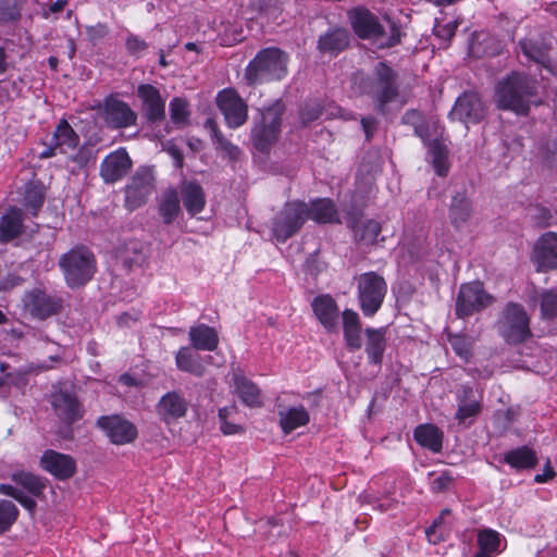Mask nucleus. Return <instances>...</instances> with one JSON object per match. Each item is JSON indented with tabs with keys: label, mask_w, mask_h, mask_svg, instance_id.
Here are the masks:
<instances>
[{
	"label": "nucleus",
	"mask_w": 557,
	"mask_h": 557,
	"mask_svg": "<svg viewBox=\"0 0 557 557\" xmlns=\"http://www.w3.org/2000/svg\"><path fill=\"white\" fill-rule=\"evenodd\" d=\"M288 53L281 48H262L245 67L246 84L255 87L284 79L288 74Z\"/></svg>",
	"instance_id": "f03ea898"
},
{
	"label": "nucleus",
	"mask_w": 557,
	"mask_h": 557,
	"mask_svg": "<svg viewBox=\"0 0 557 557\" xmlns=\"http://www.w3.org/2000/svg\"><path fill=\"white\" fill-rule=\"evenodd\" d=\"M220 430L224 435H235L245 432V429L236 423H232L228 420L220 423Z\"/></svg>",
	"instance_id": "69168bd1"
},
{
	"label": "nucleus",
	"mask_w": 557,
	"mask_h": 557,
	"mask_svg": "<svg viewBox=\"0 0 557 557\" xmlns=\"http://www.w3.org/2000/svg\"><path fill=\"white\" fill-rule=\"evenodd\" d=\"M498 335L510 346L521 345L532 338L531 319L525 308L508 301L495 323Z\"/></svg>",
	"instance_id": "423d86ee"
},
{
	"label": "nucleus",
	"mask_w": 557,
	"mask_h": 557,
	"mask_svg": "<svg viewBox=\"0 0 557 557\" xmlns=\"http://www.w3.org/2000/svg\"><path fill=\"white\" fill-rule=\"evenodd\" d=\"M351 30L358 39L377 41L385 36V27L377 15L364 5H357L347 11Z\"/></svg>",
	"instance_id": "9d476101"
},
{
	"label": "nucleus",
	"mask_w": 557,
	"mask_h": 557,
	"mask_svg": "<svg viewBox=\"0 0 557 557\" xmlns=\"http://www.w3.org/2000/svg\"><path fill=\"white\" fill-rule=\"evenodd\" d=\"M503 460L510 468L518 471L533 469L539 463V458L535 450L527 445L506 451L504 454Z\"/></svg>",
	"instance_id": "f704fd0d"
},
{
	"label": "nucleus",
	"mask_w": 557,
	"mask_h": 557,
	"mask_svg": "<svg viewBox=\"0 0 557 557\" xmlns=\"http://www.w3.org/2000/svg\"><path fill=\"white\" fill-rule=\"evenodd\" d=\"M307 222V202L286 201L272 220L271 232L277 243L284 244L296 235Z\"/></svg>",
	"instance_id": "0eeeda50"
},
{
	"label": "nucleus",
	"mask_w": 557,
	"mask_h": 557,
	"mask_svg": "<svg viewBox=\"0 0 557 557\" xmlns=\"http://www.w3.org/2000/svg\"><path fill=\"white\" fill-rule=\"evenodd\" d=\"M357 289L362 314L372 318L381 309L387 294L385 278L374 271L362 273Z\"/></svg>",
	"instance_id": "6e6552de"
},
{
	"label": "nucleus",
	"mask_w": 557,
	"mask_h": 557,
	"mask_svg": "<svg viewBox=\"0 0 557 557\" xmlns=\"http://www.w3.org/2000/svg\"><path fill=\"white\" fill-rule=\"evenodd\" d=\"M0 494L12 497L30 515H34L37 508L36 497L26 495L22 490L11 484H0Z\"/></svg>",
	"instance_id": "de8ad7c7"
},
{
	"label": "nucleus",
	"mask_w": 557,
	"mask_h": 557,
	"mask_svg": "<svg viewBox=\"0 0 557 557\" xmlns=\"http://www.w3.org/2000/svg\"><path fill=\"white\" fill-rule=\"evenodd\" d=\"M519 47L525 58L540 64L549 73H554L555 65L547 53V49L542 44L533 39L523 38L519 41Z\"/></svg>",
	"instance_id": "e433bc0d"
},
{
	"label": "nucleus",
	"mask_w": 557,
	"mask_h": 557,
	"mask_svg": "<svg viewBox=\"0 0 557 557\" xmlns=\"http://www.w3.org/2000/svg\"><path fill=\"white\" fill-rule=\"evenodd\" d=\"M153 177L147 169H138L125 186V207L133 211L144 206L153 190Z\"/></svg>",
	"instance_id": "2eb2a0df"
},
{
	"label": "nucleus",
	"mask_w": 557,
	"mask_h": 557,
	"mask_svg": "<svg viewBox=\"0 0 557 557\" xmlns=\"http://www.w3.org/2000/svg\"><path fill=\"white\" fill-rule=\"evenodd\" d=\"M343 336L346 348L354 352L362 347V323L359 314L352 309L342 312Z\"/></svg>",
	"instance_id": "393cba45"
},
{
	"label": "nucleus",
	"mask_w": 557,
	"mask_h": 557,
	"mask_svg": "<svg viewBox=\"0 0 557 557\" xmlns=\"http://www.w3.org/2000/svg\"><path fill=\"white\" fill-rule=\"evenodd\" d=\"M280 426L284 434H289L310 421V416L304 406L292 407L286 411H280Z\"/></svg>",
	"instance_id": "58836bf2"
},
{
	"label": "nucleus",
	"mask_w": 557,
	"mask_h": 557,
	"mask_svg": "<svg viewBox=\"0 0 557 557\" xmlns=\"http://www.w3.org/2000/svg\"><path fill=\"white\" fill-rule=\"evenodd\" d=\"M133 161L124 147L107 154L100 163L99 175L106 184L122 181L131 171Z\"/></svg>",
	"instance_id": "dca6fc26"
},
{
	"label": "nucleus",
	"mask_w": 557,
	"mask_h": 557,
	"mask_svg": "<svg viewBox=\"0 0 557 557\" xmlns=\"http://www.w3.org/2000/svg\"><path fill=\"white\" fill-rule=\"evenodd\" d=\"M456 398L458 401V408L455 413V418L459 423H463L467 419L475 418L481 413V399L475 398L472 386L461 385L457 391Z\"/></svg>",
	"instance_id": "a878e982"
},
{
	"label": "nucleus",
	"mask_w": 557,
	"mask_h": 557,
	"mask_svg": "<svg viewBox=\"0 0 557 557\" xmlns=\"http://www.w3.org/2000/svg\"><path fill=\"white\" fill-rule=\"evenodd\" d=\"M183 205L190 216L200 213L206 207V194L197 181L185 182L181 186Z\"/></svg>",
	"instance_id": "c756f323"
},
{
	"label": "nucleus",
	"mask_w": 557,
	"mask_h": 557,
	"mask_svg": "<svg viewBox=\"0 0 557 557\" xmlns=\"http://www.w3.org/2000/svg\"><path fill=\"white\" fill-rule=\"evenodd\" d=\"M413 438L421 447L432 453L442 451L444 433L435 424H419L413 430Z\"/></svg>",
	"instance_id": "2f4dec72"
},
{
	"label": "nucleus",
	"mask_w": 557,
	"mask_h": 557,
	"mask_svg": "<svg viewBox=\"0 0 557 557\" xmlns=\"http://www.w3.org/2000/svg\"><path fill=\"white\" fill-rule=\"evenodd\" d=\"M426 147L428 152L432 158L435 173L441 177H445L449 171L448 149L446 145L443 144L438 138H435L431 140Z\"/></svg>",
	"instance_id": "37998d69"
},
{
	"label": "nucleus",
	"mask_w": 557,
	"mask_h": 557,
	"mask_svg": "<svg viewBox=\"0 0 557 557\" xmlns=\"http://www.w3.org/2000/svg\"><path fill=\"white\" fill-rule=\"evenodd\" d=\"M181 213V205L177 191L171 189L166 191L159 203V214L164 224L169 225Z\"/></svg>",
	"instance_id": "c03bdc74"
},
{
	"label": "nucleus",
	"mask_w": 557,
	"mask_h": 557,
	"mask_svg": "<svg viewBox=\"0 0 557 557\" xmlns=\"http://www.w3.org/2000/svg\"><path fill=\"white\" fill-rule=\"evenodd\" d=\"M235 393L244 405L250 408L262 406L261 391L251 380L245 375L235 373L233 375Z\"/></svg>",
	"instance_id": "72a5a7b5"
},
{
	"label": "nucleus",
	"mask_w": 557,
	"mask_h": 557,
	"mask_svg": "<svg viewBox=\"0 0 557 557\" xmlns=\"http://www.w3.org/2000/svg\"><path fill=\"white\" fill-rule=\"evenodd\" d=\"M23 212L17 207H10L0 218V240L11 242L23 232Z\"/></svg>",
	"instance_id": "473e14b6"
},
{
	"label": "nucleus",
	"mask_w": 557,
	"mask_h": 557,
	"mask_svg": "<svg viewBox=\"0 0 557 557\" xmlns=\"http://www.w3.org/2000/svg\"><path fill=\"white\" fill-rule=\"evenodd\" d=\"M11 480L27 491L32 496L40 498L47 487V480L32 472L18 471L11 475Z\"/></svg>",
	"instance_id": "a19ab883"
},
{
	"label": "nucleus",
	"mask_w": 557,
	"mask_h": 557,
	"mask_svg": "<svg viewBox=\"0 0 557 557\" xmlns=\"http://www.w3.org/2000/svg\"><path fill=\"white\" fill-rule=\"evenodd\" d=\"M540 313L544 321L557 318V287L544 289L539 296Z\"/></svg>",
	"instance_id": "a18cd8bd"
},
{
	"label": "nucleus",
	"mask_w": 557,
	"mask_h": 557,
	"mask_svg": "<svg viewBox=\"0 0 557 557\" xmlns=\"http://www.w3.org/2000/svg\"><path fill=\"white\" fill-rule=\"evenodd\" d=\"M403 35L404 34H403L399 25L395 22H391L389 35L385 40L377 44V48L381 50H384V49H391V48H394V47L400 45Z\"/></svg>",
	"instance_id": "4d7b16f0"
},
{
	"label": "nucleus",
	"mask_w": 557,
	"mask_h": 557,
	"mask_svg": "<svg viewBox=\"0 0 557 557\" xmlns=\"http://www.w3.org/2000/svg\"><path fill=\"white\" fill-rule=\"evenodd\" d=\"M422 122H424V117L422 113L416 109L407 110L401 116V123L412 126L413 128H416V126L420 125Z\"/></svg>",
	"instance_id": "e2e57ef3"
},
{
	"label": "nucleus",
	"mask_w": 557,
	"mask_h": 557,
	"mask_svg": "<svg viewBox=\"0 0 557 557\" xmlns=\"http://www.w3.org/2000/svg\"><path fill=\"white\" fill-rule=\"evenodd\" d=\"M484 114L485 108L480 95L474 91H465L456 99L449 117L465 124H476L484 117Z\"/></svg>",
	"instance_id": "f3484780"
},
{
	"label": "nucleus",
	"mask_w": 557,
	"mask_h": 557,
	"mask_svg": "<svg viewBox=\"0 0 557 557\" xmlns=\"http://www.w3.org/2000/svg\"><path fill=\"white\" fill-rule=\"evenodd\" d=\"M21 18L20 8L11 0H0V25L17 22Z\"/></svg>",
	"instance_id": "5fc2aeb1"
},
{
	"label": "nucleus",
	"mask_w": 557,
	"mask_h": 557,
	"mask_svg": "<svg viewBox=\"0 0 557 557\" xmlns=\"http://www.w3.org/2000/svg\"><path fill=\"white\" fill-rule=\"evenodd\" d=\"M352 36L348 28L334 25L322 33L317 41V50L322 55L336 58L350 48Z\"/></svg>",
	"instance_id": "a211bd4d"
},
{
	"label": "nucleus",
	"mask_w": 557,
	"mask_h": 557,
	"mask_svg": "<svg viewBox=\"0 0 557 557\" xmlns=\"http://www.w3.org/2000/svg\"><path fill=\"white\" fill-rule=\"evenodd\" d=\"M96 426L114 445L131 444L138 436L136 425L120 414L100 416L96 421Z\"/></svg>",
	"instance_id": "f8f14e48"
},
{
	"label": "nucleus",
	"mask_w": 557,
	"mask_h": 557,
	"mask_svg": "<svg viewBox=\"0 0 557 557\" xmlns=\"http://www.w3.org/2000/svg\"><path fill=\"white\" fill-rule=\"evenodd\" d=\"M478 550L473 557H494L499 552L500 534L492 529H484L478 533Z\"/></svg>",
	"instance_id": "79ce46f5"
},
{
	"label": "nucleus",
	"mask_w": 557,
	"mask_h": 557,
	"mask_svg": "<svg viewBox=\"0 0 557 557\" xmlns=\"http://www.w3.org/2000/svg\"><path fill=\"white\" fill-rule=\"evenodd\" d=\"M191 348L188 346L181 347L175 355V364L180 371L201 377L205 374V367L201 363L200 356L194 352Z\"/></svg>",
	"instance_id": "4c0bfd02"
},
{
	"label": "nucleus",
	"mask_w": 557,
	"mask_h": 557,
	"mask_svg": "<svg viewBox=\"0 0 557 557\" xmlns=\"http://www.w3.org/2000/svg\"><path fill=\"white\" fill-rule=\"evenodd\" d=\"M382 232L381 223L375 220H367L355 227V237L366 245H374Z\"/></svg>",
	"instance_id": "49530a36"
},
{
	"label": "nucleus",
	"mask_w": 557,
	"mask_h": 557,
	"mask_svg": "<svg viewBox=\"0 0 557 557\" xmlns=\"http://www.w3.org/2000/svg\"><path fill=\"white\" fill-rule=\"evenodd\" d=\"M454 482V476L450 471H443L441 474L431 482V491L433 493L446 492Z\"/></svg>",
	"instance_id": "052dcab7"
},
{
	"label": "nucleus",
	"mask_w": 557,
	"mask_h": 557,
	"mask_svg": "<svg viewBox=\"0 0 557 557\" xmlns=\"http://www.w3.org/2000/svg\"><path fill=\"white\" fill-rule=\"evenodd\" d=\"M103 117L106 123L114 129L135 126L137 122V113L131 106L114 96H109L104 99Z\"/></svg>",
	"instance_id": "6ab92c4d"
},
{
	"label": "nucleus",
	"mask_w": 557,
	"mask_h": 557,
	"mask_svg": "<svg viewBox=\"0 0 557 557\" xmlns=\"http://www.w3.org/2000/svg\"><path fill=\"white\" fill-rule=\"evenodd\" d=\"M20 510L14 503L8 499H0V534L9 532L16 522Z\"/></svg>",
	"instance_id": "09e8293b"
},
{
	"label": "nucleus",
	"mask_w": 557,
	"mask_h": 557,
	"mask_svg": "<svg viewBox=\"0 0 557 557\" xmlns=\"http://www.w3.org/2000/svg\"><path fill=\"white\" fill-rule=\"evenodd\" d=\"M537 89L535 78L523 72L511 71L495 84L493 101L498 110L528 116Z\"/></svg>",
	"instance_id": "f257e3e1"
},
{
	"label": "nucleus",
	"mask_w": 557,
	"mask_h": 557,
	"mask_svg": "<svg viewBox=\"0 0 557 557\" xmlns=\"http://www.w3.org/2000/svg\"><path fill=\"white\" fill-rule=\"evenodd\" d=\"M386 327H367L366 335V354L368 362L373 366H381L386 349Z\"/></svg>",
	"instance_id": "bb28decb"
},
{
	"label": "nucleus",
	"mask_w": 557,
	"mask_h": 557,
	"mask_svg": "<svg viewBox=\"0 0 557 557\" xmlns=\"http://www.w3.org/2000/svg\"><path fill=\"white\" fill-rule=\"evenodd\" d=\"M472 203L465 193H457L451 197L448 208V219L456 230H461L471 219Z\"/></svg>",
	"instance_id": "7c9ffc66"
},
{
	"label": "nucleus",
	"mask_w": 557,
	"mask_h": 557,
	"mask_svg": "<svg viewBox=\"0 0 557 557\" xmlns=\"http://www.w3.org/2000/svg\"><path fill=\"white\" fill-rule=\"evenodd\" d=\"M450 346L455 354L460 357L465 362H468L472 357V344L465 335H453L449 338Z\"/></svg>",
	"instance_id": "603ef678"
},
{
	"label": "nucleus",
	"mask_w": 557,
	"mask_h": 557,
	"mask_svg": "<svg viewBox=\"0 0 557 557\" xmlns=\"http://www.w3.org/2000/svg\"><path fill=\"white\" fill-rule=\"evenodd\" d=\"M532 261L537 272L557 269V235L555 233L548 232L539 238L534 246Z\"/></svg>",
	"instance_id": "4be33fe9"
},
{
	"label": "nucleus",
	"mask_w": 557,
	"mask_h": 557,
	"mask_svg": "<svg viewBox=\"0 0 557 557\" xmlns=\"http://www.w3.org/2000/svg\"><path fill=\"white\" fill-rule=\"evenodd\" d=\"M318 224L339 222L334 201L330 198H317L307 203V221Z\"/></svg>",
	"instance_id": "c85d7f7f"
},
{
	"label": "nucleus",
	"mask_w": 557,
	"mask_h": 557,
	"mask_svg": "<svg viewBox=\"0 0 557 557\" xmlns=\"http://www.w3.org/2000/svg\"><path fill=\"white\" fill-rule=\"evenodd\" d=\"M363 92L369 96L375 111L381 115L388 113V104L400 96L399 74L386 61L377 62L372 74L362 82Z\"/></svg>",
	"instance_id": "7ed1b4c3"
},
{
	"label": "nucleus",
	"mask_w": 557,
	"mask_h": 557,
	"mask_svg": "<svg viewBox=\"0 0 557 557\" xmlns=\"http://www.w3.org/2000/svg\"><path fill=\"white\" fill-rule=\"evenodd\" d=\"M25 310L37 320H46L58 314L62 308L61 298L40 288L27 290L23 297Z\"/></svg>",
	"instance_id": "ddd939ff"
},
{
	"label": "nucleus",
	"mask_w": 557,
	"mask_h": 557,
	"mask_svg": "<svg viewBox=\"0 0 557 557\" xmlns=\"http://www.w3.org/2000/svg\"><path fill=\"white\" fill-rule=\"evenodd\" d=\"M96 159V153L92 147L83 145L77 147L76 153H74L71 160L76 163L79 168H86L90 161Z\"/></svg>",
	"instance_id": "bf43d9fd"
},
{
	"label": "nucleus",
	"mask_w": 557,
	"mask_h": 557,
	"mask_svg": "<svg viewBox=\"0 0 557 557\" xmlns=\"http://www.w3.org/2000/svg\"><path fill=\"white\" fill-rule=\"evenodd\" d=\"M51 405L59 419L67 425H72L84 416L78 398L67 392L54 394Z\"/></svg>",
	"instance_id": "b1692460"
},
{
	"label": "nucleus",
	"mask_w": 557,
	"mask_h": 557,
	"mask_svg": "<svg viewBox=\"0 0 557 557\" xmlns=\"http://www.w3.org/2000/svg\"><path fill=\"white\" fill-rule=\"evenodd\" d=\"M556 476V472L554 468L550 466V462L547 461L546 466L544 467L543 473H539L534 476V482L542 484L546 483L549 480L554 479Z\"/></svg>",
	"instance_id": "338daca9"
},
{
	"label": "nucleus",
	"mask_w": 557,
	"mask_h": 557,
	"mask_svg": "<svg viewBox=\"0 0 557 557\" xmlns=\"http://www.w3.org/2000/svg\"><path fill=\"white\" fill-rule=\"evenodd\" d=\"M39 465L42 470L60 481L71 479L77 471L74 457L53 449H46L42 453Z\"/></svg>",
	"instance_id": "aec40b11"
},
{
	"label": "nucleus",
	"mask_w": 557,
	"mask_h": 557,
	"mask_svg": "<svg viewBox=\"0 0 557 557\" xmlns=\"http://www.w3.org/2000/svg\"><path fill=\"white\" fill-rule=\"evenodd\" d=\"M149 48V44L139 35L129 33L125 38V49L131 57L140 59Z\"/></svg>",
	"instance_id": "3c124183"
},
{
	"label": "nucleus",
	"mask_w": 557,
	"mask_h": 557,
	"mask_svg": "<svg viewBox=\"0 0 557 557\" xmlns=\"http://www.w3.org/2000/svg\"><path fill=\"white\" fill-rule=\"evenodd\" d=\"M458 28V22L451 21L443 25L434 26V35L446 42L445 47H448L451 39L455 37Z\"/></svg>",
	"instance_id": "13d9d810"
},
{
	"label": "nucleus",
	"mask_w": 557,
	"mask_h": 557,
	"mask_svg": "<svg viewBox=\"0 0 557 557\" xmlns=\"http://www.w3.org/2000/svg\"><path fill=\"white\" fill-rule=\"evenodd\" d=\"M360 123H361V127H362V131L366 136V140L370 141L373 138L374 133L377 128V124H379L377 120L372 115H368V116H362L360 120Z\"/></svg>",
	"instance_id": "680f3d73"
},
{
	"label": "nucleus",
	"mask_w": 557,
	"mask_h": 557,
	"mask_svg": "<svg viewBox=\"0 0 557 557\" xmlns=\"http://www.w3.org/2000/svg\"><path fill=\"white\" fill-rule=\"evenodd\" d=\"M137 96L141 101V115L149 125H160L165 120V100L151 84H140Z\"/></svg>",
	"instance_id": "4468645a"
},
{
	"label": "nucleus",
	"mask_w": 557,
	"mask_h": 557,
	"mask_svg": "<svg viewBox=\"0 0 557 557\" xmlns=\"http://www.w3.org/2000/svg\"><path fill=\"white\" fill-rule=\"evenodd\" d=\"M216 106L230 128L236 129L248 120V104L234 88H224L216 95Z\"/></svg>",
	"instance_id": "9b49d317"
},
{
	"label": "nucleus",
	"mask_w": 557,
	"mask_h": 557,
	"mask_svg": "<svg viewBox=\"0 0 557 557\" xmlns=\"http://www.w3.org/2000/svg\"><path fill=\"white\" fill-rule=\"evenodd\" d=\"M494 300V296L485 290L481 281L463 283L456 297L455 314L459 319L469 318L492 306Z\"/></svg>",
	"instance_id": "1a4fd4ad"
},
{
	"label": "nucleus",
	"mask_w": 557,
	"mask_h": 557,
	"mask_svg": "<svg viewBox=\"0 0 557 557\" xmlns=\"http://www.w3.org/2000/svg\"><path fill=\"white\" fill-rule=\"evenodd\" d=\"M189 403L178 391H170L162 395L156 405L160 420L170 425L186 417Z\"/></svg>",
	"instance_id": "412c9836"
},
{
	"label": "nucleus",
	"mask_w": 557,
	"mask_h": 557,
	"mask_svg": "<svg viewBox=\"0 0 557 557\" xmlns=\"http://www.w3.org/2000/svg\"><path fill=\"white\" fill-rule=\"evenodd\" d=\"M285 110V103L277 99L261 111L259 119H255L250 140L257 151L269 153L277 141Z\"/></svg>",
	"instance_id": "39448f33"
},
{
	"label": "nucleus",
	"mask_w": 557,
	"mask_h": 557,
	"mask_svg": "<svg viewBox=\"0 0 557 557\" xmlns=\"http://www.w3.org/2000/svg\"><path fill=\"white\" fill-rule=\"evenodd\" d=\"M46 200V188L40 181H30L25 185L24 207L33 216H37Z\"/></svg>",
	"instance_id": "ea45409f"
},
{
	"label": "nucleus",
	"mask_w": 557,
	"mask_h": 557,
	"mask_svg": "<svg viewBox=\"0 0 557 557\" xmlns=\"http://www.w3.org/2000/svg\"><path fill=\"white\" fill-rule=\"evenodd\" d=\"M109 33L108 26L102 23H98L95 26L87 27V35L89 40L96 41L104 38Z\"/></svg>",
	"instance_id": "0e129e2a"
},
{
	"label": "nucleus",
	"mask_w": 557,
	"mask_h": 557,
	"mask_svg": "<svg viewBox=\"0 0 557 557\" xmlns=\"http://www.w3.org/2000/svg\"><path fill=\"white\" fill-rule=\"evenodd\" d=\"M59 268L65 284L71 289L87 285L97 271V259L94 252L84 245H76L59 259Z\"/></svg>",
	"instance_id": "20e7f679"
},
{
	"label": "nucleus",
	"mask_w": 557,
	"mask_h": 557,
	"mask_svg": "<svg viewBox=\"0 0 557 557\" xmlns=\"http://www.w3.org/2000/svg\"><path fill=\"white\" fill-rule=\"evenodd\" d=\"M323 113V107L317 101L306 102L299 110V120L304 126L311 124L320 119Z\"/></svg>",
	"instance_id": "864d4df0"
},
{
	"label": "nucleus",
	"mask_w": 557,
	"mask_h": 557,
	"mask_svg": "<svg viewBox=\"0 0 557 557\" xmlns=\"http://www.w3.org/2000/svg\"><path fill=\"white\" fill-rule=\"evenodd\" d=\"M212 137L216 145L231 158H236V156L239 153V148L224 137L218 125H213Z\"/></svg>",
	"instance_id": "6e6d98bb"
},
{
	"label": "nucleus",
	"mask_w": 557,
	"mask_h": 557,
	"mask_svg": "<svg viewBox=\"0 0 557 557\" xmlns=\"http://www.w3.org/2000/svg\"><path fill=\"white\" fill-rule=\"evenodd\" d=\"M413 134L423 141L424 146H428V144L431 141L429 139V125L425 123V121L422 122L420 125L416 126V128H413Z\"/></svg>",
	"instance_id": "774afa93"
},
{
	"label": "nucleus",
	"mask_w": 557,
	"mask_h": 557,
	"mask_svg": "<svg viewBox=\"0 0 557 557\" xmlns=\"http://www.w3.org/2000/svg\"><path fill=\"white\" fill-rule=\"evenodd\" d=\"M51 140L59 148V153H67L69 150H74L79 145V135L70 125L66 119H61L55 126Z\"/></svg>",
	"instance_id": "c9c22d12"
},
{
	"label": "nucleus",
	"mask_w": 557,
	"mask_h": 557,
	"mask_svg": "<svg viewBox=\"0 0 557 557\" xmlns=\"http://www.w3.org/2000/svg\"><path fill=\"white\" fill-rule=\"evenodd\" d=\"M170 117L173 124H187L189 119L188 102L181 97H174L170 101Z\"/></svg>",
	"instance_id": "8fccbe9b"
},
{
	"label": "nucleus",
	"mask_w": 557,
	"mask_h": 557,
	"mask_svg": "<svg viewBox=\"0 0 557 557\" xmlns=\"http://www.w3.org/2000/svg\"><path fill=\"white\" fill-rule=\"evenodd\" d=\"M311 308L314 317L327 333L337 331L339 308L330 294L315 296L311 301Z\"/></svg>",
	"instance_id": "5701e85b"
},
{
	"label": "nucleus",
	"mask_w": 557,
	"mask_h": 557,
	"mask_svg": "<svg viewBox=\"0 0 557 557\" xmlns=\"http://www.w3.org/2000/svg\"><path fill=\"white\" fill-rule=\"evenodd\" d=\"M188 337L196 350L214 351L220 343L216 330L205 323L190 326Z\"/></svg>",
	"instance_id": "cd10ccee"
}]
</instances>
